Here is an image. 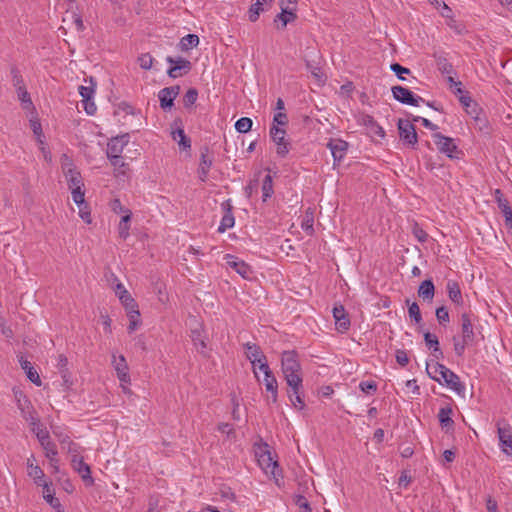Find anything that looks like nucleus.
I'll return each mask as SVG.
<instances>
[{
  "mask_svg": "<svg viewBox=\"0 0 512 512\" xmlns=\"http://www.w3.org/2000/svg\"><path fill=\"white\" fill-rule=\"evenodd\" d=\"M281 370L288 386L297 388L303 382L299 355L295 350L284 351L281 355Z\"/></svg>",
  "mask_w": 512,
  "mask_h": 512,
  "instance_id": "f257e3e1",
  "label": "nucleus"
},
{
  "mask_svg": "<svg viewBox=\"0 0 512 512\" xmlns=\"http://www.w3.org/2000/svg\"><path fill=\"white\" fill-rule=\"evenodd\" d=\"M255 456L260 468L266 475H270L274 478L277 484L279 481L280 473L278 472V463L275 461L268 449V445H260L255 450Z\"/></svg>",
  "mask_w": 512,
  "mask_h": 512,
  "instance_id": "7ed1b4c3",
  "label": "nucleus"
},
{
  "mask_svg": "<svg viewBox=\"0 0 512 512\" xmlns=\"http://www.w3.org/2000/svg\"><path fill=\"white\" fill-rule=\"evenodd\" d=\"M359 388L366 394H373L377 390V384L374 381H361Z\"/></svg>",
  "mask_w": 512,
  "mask_h": 512,
  "instance_id": "5fc2aeb1",
  "label": "nucleus"
},
{
  "mask_svg": "<svg viewBox=\"0 0 512 512\" xmlns=\"http://www.w3.org/2000/svg\"><path fill=\"white\" fill-rule=\"evenodd\" d=\"M396 361L401 366H406L409 362L408 354L405 350H397L396 351Z\"/></svg>",
  "mask_w": 512,
  "mask_h": 512,
  "instance_id": "0e129e2a",
  "label": "nucleus"
},
{
  "mask_svg": "<svg viewBox=\"0 0 512 512\" xmlns=\"http://www.w3.org/2000/svg\"><path fill=\"white\" fill-rule=\"evenodd\" d=\"M78 207H79L80 218L87 224H90L92 222V218H91V214H90V211L88 210L86 203L84 202L83 205L78 206Z\"/></svg>",
  "mask_w": 512,
  "mask_h": 512,
  "instance_id": "e2e57ef3",
  "label": "nucleus"
},
{
  "mask_svg": "<svg viewBox=\"0 0 512 512\" xmlns=\"http://www.w3.org/2000/svg\"><path fill=\"white\" fill-rule=\"evenodd\" d=\"M436 65L442 74L451 76L455 73L452 64L443 56L436 57Z\"/></svg>",
  "mask_w": 512,
  "mask_h": 512,
  "instance_id": "4c0bfd02",
  "label": "nucleus"
},
{
  "mask_svg": "<svg viewBox=\"0 0 512 512\" xmlns=\"http://www.w3.org/2000/svg\"><path fill=\"white\" fill-rule=\"evenodd\" d=\"M30 126H31L33 133L37 137V141L39 142V144L43 145L42 127H41L40 121L37 118L30 119Z\"/></svg>",
  "mask_w": 512,
  "mask_h": 512,
  "instance_id": "603ef678",
  "label": "nucleus"
},
{
  "mask_svg": "<svg viewBox=\"0 0 512 512\" xmlns=\"http://www.w3.org/2000/svg\"><path fill=\"white\" fill-rule=\"evenodd\" d=\"M109 207L116 214L127 215V212L128 214L132 213L130 209L122 205L121 201L118 198L112 199L109 203Z\"/></svg>",
  "mask_w": 512,
  "mask_h": 512,
  "instance_id": "de8ad7c7",
  "label": "nucleus"
},
{
  "mask_svg": "<svg viewBox=\"0 0 512 512\" xmlns=\"http://www.w3.org/2000/svg\"><path fill=\"white\" fill-rule=\"evenodd\" d=\"M27 475L34 480V483L38 486H42L45 481V474L40 466H35L27 469Z\"/></svg>",
  "mask_w": 512,
  "mask_h": 512,
  "instance_id": "58836bf2",
  "label": "nucleus"
},
{
  "mask_svg": "<svg viewBox=\"0 0 512 512\" xmlns=\"http://www.w3.org/2000/svg\"><path fill=\"white\" fill-rule=\"evenodd\" d=\"M473 342L467 341L465 342L464 338L458 339L456 337L453 338V344H454V351L457 356L461 357L463 356L465 349L467 346L472 345Z\"/></svg>",
  "mask_w": 512,
  "mask_h": 512,
  "instance_id": "49530a36",
  "label": "nucleus"
},
{
  "mask_svg": "<svg viewBox=\"0 0 512 512\" xmlns=\"http://www.w3.org/2000/svg\"><path fill=\"white\" fill-rule=\"evenodd\" d=\"M432 137L435 145L441 153L451 159L459 158L458 154L460 151L458 150L453 138L444 136L439 132L434 133Z\"/></svg>",
  "mask_w": 512,
  "mask_h": 512,
  "instance_id": "6e6552de",
  "label": "nucleus"
},
{
  "mask_svg": "<svg viewBox=\"0 0 512 512\" xmlns=\"http://www.w3.org/2000/svg\"><path fill=\"white\" fill-rule=\"evenodd\" d=\"M390 68L397 75V77L400 80H405V78L403 77V74L410 73V70L408 68H405L398 63H393Z\"/></svg>",
  "mask_w": 512,
  "mask_h": 512,
  "instance_id": "680f3d73",
  "label": "nucleus"
},
{
  "mask_svg": "<svg viewBox=\"0 0 512 512\" xmlns=\"http://www.w3.org/2000/svg\"><path fill=\"white\" fill-rule=\"evenodd\" d=\"M424 341L426 346L432 350V354L436 359L443 357V352L439 348V340L435 334L430 332L424 333Z\"/></svg>",
  "mask_w": 512,
  "mask_h": 512,
  "instance_id": "c756f323",
  "label": "nucleus"
},
{
  "mask_svg": "<svg viewBox=\"0 0 512 512\" xmlns=\"http://www.w3.org/2000/svg\"><path fill=\"white\" fill-rule=\"evenodd\" d=\"M452 409L450 407H442L438 413V419L443 428H449L453 425L451 419Z\"/></svg>",
  "mask_w": 512,
  "mask_h": 512,
  "instance_id": "e433bc0d",
  "label": "nucleus"
},
{
  "mask_svg": "<svg viewBox=\"0 0 512 512\" xmlns=\"http://www.w3.org/2000/svg\"><path fill=\"white\" fill-rule=\"evenodd\" d=\"M64 175L68 187L71 190L73 201L77 206L83 205L85 192L83 190L84 183L80 172L73 167H69L64 171Z\"/></svg>",
  "mask_w": 512,
  "mask_h": 512,
  "instance_id": "20e7f679",
  "label": "nucleus"
},
{
  "mask_svg": "<svg viewBox=\"0 0 512 512\" xmlns=\"http://www.w3.org/2000/svg\"><path fill=\"white\" fill-rule=\"evenodd\" d=\"M179 91V86H170L161 89L158 93L161 108L164 110L171 109Z\"/></svg>",
  "mask_w": 512,
  "mask_h": 512,
  "instance_id": "dca6fc26",
  "label": "nucleus"
},
{
  "mask_svg": "<svg viewBox=\"0 0 512 512\" xmlns=\"http://www.w3.org/2000/svg\"><path fill=\"white\" fill-rule=\"evenodd\" d=\"M31 426H32L33 432L36 433V436H37L41 446L43 445V443L51 442V439H50L48 431H46L44 429H40L39 428V423L37 425H31Z\"/></svg>",
  "mask_w": 512,
  "mask_h": 512,
  "instance_id": "3c124183",
  "label": "nucleus"
},
{
  "mask_svg": "<svg viewBox=\"0 0 512 512\" xmlns=\"http://www.w3.org/2000/svg\"><path fill=\"white\" fill-rule=\"evenodd\" d=\"M82 102L84 105V109L88 115H93L96 112L97 107H96L95 103L92 101V99L91 100H82Z\"/></svg>",
  "mask_w": 512,
  "mask_h": 512,
  "instance_id": "774afa93",
  "label": "nucleus"
},
{
  "mask_svg": "<svg viewBox=\"0 0 512 512\" xmlns=\"http://www.w3.org/2000/svg\"><path fill=\"white\" fill-rule=\"evenodd\" d=\"M114 291L116 296L119 298L121 304L123 305L124 309L133 308V305L137 303L121 282H118L115 285Z\"/></svg>",
  "mask_w": 512,
  "mask_h": 512,
  "instance_id": "b1692460",
  "label": "nucleus"
},
{
  "mask_svg": "<svg viewBox=\"0 0 512 512\" xmlns=\"http://www.w3.org/2000/svg\"><path fill=\"white\" fill-rule=\"evenodd\" d=\"M198 98V91L195 88H190L187 90L183 97V104L185 107H191L195 104Z\"/></svg>",
  "mask_w": 512,
  "mask_h": 512,
  "instance_id": "09e8293b",
  "label": "nucleus"
},
{
  "mask_svg": "<svg viewBox=\"0 0 512 512\" xmlns=\"http://www.w3.org/2000/svg\"><path fill=\"white\" fill-rule=\"evenodd\" d=\"M436 318L440 325H446L450 321L449 312L442 306L436 309Z\"/></svg>",
  "mask_w": 512,
  "mask_h": 512,
  "instance_id": "864d4df0",
  "label": "nucleus"
},
{
  "mask_svg": "<svg viewBox=\"0 0 512 512\" xmlns=\"http://www.w3.org/2000/svg\"><path fill=\"white\" fill-rule=\"evenodd\" d=\"M286 131L284 128L272 125L270 128V137L276 145V153L280 157H285L290 150V143L285 139Z\"/></svg>",
  "mask_w": 512,
  "mask_h": 512,
  "instance_id": "1a4fd4ad",
  "label": "nucleus"
},
{
  "mask_svg": "<svg viewBox=\"0 0 512 512\" xmlns=\"http://www.w3.org/2000/svg\"><path fill=\"white\" fill-rule=\"evenodd\" d=\"M407 304L409 317L413 319L416 324H420L422 322V316L419 305L416 302L409 303V300H407Z\"/></svg>",
  "mask_w": 512,
  "mask_h": 512,
  "instance_id": "c03bdc74",
  "label": "nucleus"
},
{
  "mask_svg": "<svg viewBox=\"0 0 512 512\" xmlns=\"http://www.w3.org/2000/svg\"><path fill=\"white\" fill-rule=\"evenodd\" d=\"M16 91H17L18 99L21 101L23 108L26 110L33 109L34 106H33L30 94L26 90V87L16 89Z\"/></svg>",
  "mask_w": 512,
  "mask_h": 512,
  "instance_id": "79ce46f5",
  "label": "nucleus"
},
{
  "mask_svg": "<svg viewBox=\"0 0 512 512\" xmlns=\"http://www.w3.org/2000/svg\"><path fill=\"white\" fill-rule=\"evenodd\" d=\"M42 448L45 451V456L49 459L50 465H53V462L57 463V446L54 442L43 443Z\"/></svg>",
  "mask_w": 512,
  "mask_h": 512,
  "instance_id": "a19ab883",
  "label": "nucleus"
},
{
  "mask_svg": "<svg viewBox=\"0 0 512 512\" xmlns=\"http://www.w3.org/2000/svg\"><path fill=\"white\" fill-rule=\"evenodd\" d=\"M213 164V157L209 152L208 147H204L201 150L199 167L197 170L198 178L201 182L208 180L209 171Z\"/></svg>",
  "mask_w": 512,
  "mask_h": 512,
  "instance_id": "f8f14e48",
  "label": "nucleus"
},
{
  "mask_svg": "<svg viewBox=\"0 0 512 512\" xmlns=\"http://www.w3.org/2000/svg\"><path fill=\"white\" fill-rule=\"evenodd\" d=\"M287 124H288V117L285 112L275 113V115L273 117L272 125H276L277 127H280V126L285 127Z\"/></svg>",
  "mask_w": 512,
  "mask_h": 512,
  "instance_id": "bf43d9fd",
  "label": "nucleus"
},
{
  "mask_svg": "<svg viewBox=\"0 0 512 512\" xmlns=\"http://www.w3.org/2000/svg\"><path fill=\"white\" fill-rule=\"evenodd\" d=\"M71 465L73 469L79 473L84 481H89V484L93 483L90 467L84 462L82 457L74 455L71 460Z\"/></svg>",
  "mask_w": 512,
  "mask_h": 512,
  "instance_id": "4be33fe9",
  "label": "nucleus"
},
{
  "mask_svg": "<svg viewBox=\"0 0 512 512\" xmlns=\"http://www.w3.org/2000/svg\"><path fill=\"white\" fill-rule=\"evenodd\" d=\"M190 337L196 350L203 355H207V336L200 323H196V326L191 329Z\"/></svg>",
  "mask_w": 512,
  "mask_h": 512,
  "instance_id": "ddd939ff",
  "label": "nucleus"
},
{
  "mask_svg": "<svg viewBox=\"0 0 512 512\" xmlns=\"http://www.w3.org/2000/svg\"><path fill=\"white\" fill-rule=\"evenodd\" d=\"M261 191H262L263 202H266L274 194L273 179L270 174L265 175V177L262 181Z\"/></svg>",
  "mask_w": 512,
  "mask_h": 512,
  "instance_id": "72a5a7b5",
  "label": "nucleus"
},
{
  "mask_svg": "<svg viewBox=\"0 0 512 512\" xmlns=\"http://www.w3.org/2000/svg\"><path fill=\"white\" fill-rule=\"evenodd\" d=\"M313 224H314V219H313L312 213L311 214L306 213V215L302 219L301 228L308 235H312L314 233Z\"/></svg>",
  "mask_w": 512,
  "mask_h": 512,
  "instance_id": "8fccbe9b",
  "label": "nucleus"
},
{
  "mask_svg": "<svg viewBox=\"0 0 512 512\" xmlns=\"http://www.w3.org/2000/svg\"><path fill=\"white\" fill-rule=\"evenodd\" d=\"M166 61L171 64L170 68L167 71V74L171 78H178L185 74H187L191 70V62L182 57L173 58L168 56Z\"/></svg>",
  "mask_w": 512,
  "mask_h": 512,
  "instance_id": "9d476101",
  "label": "nucleus"
},
{
  "mask_svg": "<svg viewBox=\"0 0 512 512\" xmlns=\"http://www.w3.org/2000/svg\"><path fill=\"white\" fill-rule=\"evenodd\" d=\"M289 390L287 392L288 398L291 401L292 406L295 409L303 410L305 408V402L302 397L303 393V382H300V385L297 388L293 386H288Z\"/></svg>",
  "mask_w": 512,
  "mask_h": 512,
  "instance_id": "5701e85b",
  "label": "nucleus"
},
{
  "mask_svg": "<svg viewBox=\"0 0 512 512\" xmlns=\"http://www.w3.org/2000/svg\"><path fill=\"white\" fill-rule=\"evenodd\" d=\"M13 85L16 89L25 87L22 76L16 68L11 70Z\"/></svg>",
  "mask_w": 512,
  "mask_h": 512,
  "instance_id": "052dcab7",
  "label": "nucleus"
},
{
  "mask_svg": "<svg viewBox=\"0 0 512 512\" xmlns=\"http://www.w3.org/2000/svg\"><path fill=\"white\" fill-rule=\"evenodd\" d=\"M447 292L449 299L455 303L456 305L463 304L462 293L459 287V284L455 281H448L447 283Z\"/></svg>",
  "mask_w": 512,
  "mask_h": 512,
  "instance_id": "2f4dec72",
  "label": "nucleus"
},
{
  "mask_svg": "<svg viewBox=\"0 0 512 512\" xmlns=\"http://www.w3.org/2000/svg\"><path fill=\"white\" fill-rule=\"evenodd\" d=\"M495 198L498 207L500 208L505 217L506 224L512 227V209L509 206V202L505 198H503V194L499 189L495 190Z\"/></svg>",
  "mask_w": 512,
  "mask_h": 512,
  "instance_id": "cd10ccee",
  "label": "nucleus"
},
{
  "mask_svg": "<svg viewBox=\"0 0 512 512\" xmlns=\"http://www.w3.org/2000/svg\"><path fill=\"white\" fill-rule=\"evenodd\" d=\"M262 382L266 391L270 394L267 401L275 404L278 401V382L273 372L265 374Z\"/></svg>",
  "mask_w": 512,
  "mask_h": 512,
  "instance_id": "6ab92c4d",
  "label": "nucleus"
},
{
  "mask_svg": "<svg viewBox=\"0 0 512 512\" xmlns=\"http://www.w3.org/2000/svg\"><path fill=\"white\" fill-rule=\"evenodd\" d=\"M226 264L229 268L235 270L239 275L243 278L248 279L251 277L252 269L251 267L245 263L243 260L239 259L236 256L231 254H227L225 256Z\"/></svg>",
  "mask_w": 512,
  "mask_h": 512,
  "instance_id": "4468645a",
  "label": "nucleus"
},
{
  "mask_svg": "<svg viewBox=\"0 0 512 512\" xmlns=\"http://www.w3.org/2000/svg\"><path fill=\"white\" fill-rule=\"evenodd\" d=\"M79 94L82 100H91L95 94V89L92 86H79Z\"/></svg>",
  "mask_w": 512,
  "mask_h": 512,
  "instance_id": "4d7b16f0",
  "label": "nucleus"
},
{
  "mask_svg": "<svg viewBox=\"0 0 512 512\" xmlns=\"http://www.w3.org/2000/svg\"><path fill=\"white\" fill-rule=\"evenodd\" d=\"M244 347L246 349V351H245L246 357L251 362V364L253 366V373H254L255 377L257 378V380L260 381V378H259V376H257V372H256V364H257V362L261 361L262 358H265L266 356L263 354L261 348L255 343L248 342L244 345Z\"/></svg>",
  "mask_w": 512,
  "mask_h": 512,
  "instance_id": "f3484780",
  "label": "nucleus"
},
{
  "mask_svg": "<svg viewBox=\"0 0 512 512\" xmlns=\"http://www.w3.org/2000/svg\"><path fill=\"white\" fill-rule=\"evenodd\" d=\"M128 142V134L111 138L107 144V156L121 155V153L124 150V147L128 144Z\"/></svg>",
  "mask_w": 512,
  "mask_h": 512,
  "instance_id": "aec40b11",
  "label": "nucleus"
},
{
  "mask_svg": "<svg viewBox=\"0 0 512 512\" xmlns=\"http://www.w3.org/2000/svg\"><path fill=\"white\" fill-rule=\"evenodd\" d=\"M14 396L16 399L17 407L20 410L22 417L27 422H29L30 425H37L38 418L27 396L22 391L19 390L14 391Z\"/></svg>",
  "mask_w": 512,
  "mask_h": 512,
  "instance_id": "0eeeda50",
  "label": "nucleus"
},
{
  "mask_svg": "<svg viewBox=\"0 0 512 512\" xmlns=\"http://www.w3.org/2000/svg\"><path fill=\"white\" fill-rule=\"evenodd\" d=\"M398 130L400 139L407 145L414 147L418 142L417 133L414 125L408 120L400 119L398 121Z\"/></svg>",
  "mask_w": 512,
  "mask_h": 512,
  "instance_id": "9b49d317",
  "label": "nucleus"
},
{
  "mask_svg": "<svg viewBox=\"0 0 512 512\" xmlns=\"http://www.w3.org/2000/svg\"><path fill=\"white\" fill-rule=\"evenodd\" d=\"M499 449L507 457H512V426L505 420L496 422Z\"/></svg>",
  "mask_w": 512,
  "mask_h": 512,
  "instance_id": "39448f33",
  "label": "nucleus"
},
{
  "mask_svg": "<svg viewBox=\"0 0 512 512\" xmlns=\"http://www.w3.org/2000/svg\"><path fill=\"white\" fill-rule=\"evenodd\" d=\"M112 366L114 367L117 377L121 383H130L129 368L123 355L116 356L112 354Z\"/></svg>",
  "mask_w": 512,
  "mask_h": 512,
  "instance_id": "2eb2a0df",
  "label": "nucleus"
},
{
  "mask_svg": "<svg viewBox=\"0 0 512 512\" xmlns=\"http://www.w3.org/2000/svg\"><path fill=\"white\" fill-rule=\"evenodd\" d=\"M391 92H392L393 98L402 104H406V105H410V106H419L421 103H425L427 106L436 109L432 103L425 101L424 98H422L419 95L414 94L408 88H405L403 86H400V85L393 86L391 88Z\"/></svg>",
  "mask_w": 512,
  "mask_h": 512,
  "instance_id": "423d86ee",
  "label": "nucleus"
},
{
  "mask_svg": "<svg viewBox=\"0 0 512 512\" xmlns=\"http://www.w3.org/2000/svg\"><path fill=\"white\" fill-rule=\"evenodd\" d=\"M270 6H271V3H269V2H264L263 0H256V2L253 3L251 5V7L249 8V11H248L249 20L252 22H255L258 19L260 13L265 11Z\"/></svg>",
  "mask_w": 512,
  "mask_h": 512,
  "instance_id": "473e14b6",
  "label": "nucleus"
},
{
  "mask_svg": "<svg viewBox=\"0 0 512 512\" xmlns=\"http://www.w3.org/2000/svg\"><path fill=\"white\" fill-rule=\"evenodd\" d=\"M435 286L431 280H424L418 288V296L428 303L433 301Z\"/></svg>",
  "mask_w": 512,
  "mask_h": 512,
  "instance_id": "c85d7f7f",
  "label": "nucleus"
},
{
  "mask_svg": "<svg viewBox=\"0 0 512 512\" xmlns=\"http://www.w3.org/2000/svg\"><path fill=\"white\" fill-rule=\"evenodd\" d=\"M129 324L127 327L128 333H133L136 331L141 325V315L138 308V304H134L133 308H125Z\"/></svg>",
  "mask_w": 512,
  "mask_h": 512,
  "instance_id": "393cba45",
  "label": "nucleus"
},
{
  "mask_svg": "<svg viewBox=\"0 0 512 512\" xmlns=\"http://www.w3.org/2000/svg\"><path fill=\"white\" fill-rule=\"evenodd\" d=\"M447 81L450 84V87L454 89L455 94H461L463 93L462 90V83L460 81H456L453 77V75L447 77Z\"/></svg>",
  "mask_w": 512,
  "mask_h": 512,
  "instance_id": "69168bd1",
  "label": "nucleus"
},
{
  "mask_svg": "<svg viewBox=\"0 0 512 512\" xmlns=\"http://www.w3.org/2000/svg\"><path fill=\"white\" fill-rule=\"evenodd\" d=\"M334 159V164L339 163L346 155L348 143L341 139H331L327 143Z\"/></svg>",
  "mask_w": 512,
  "mask_h": 512,
  "instance_id": "a211bd4d",
  "label": "nucleus"
},
{
  "mask_svg": "<svg viewBox=\"0 0 512 512\" xmlns=\"http://www.w3.org/2000/svg\"><path fill=\"white\" fill-rule=\"evenodd\" d=\"M426 370L428 375L440 384L445 383L449 388L457 392L464 390V386L460 382L459 376L448 369L445 365L438 362L427 363Z\"/></svg>",
  "mask_w": 512,
  "mask_h": 512,
  "instance_id": "f03ea898",
  "label": "nucleus"
},
{
  "mask_svg": "<svg viewBox=\"0 0 512 512\" xmlns=\"http://www.w3.org/2000/svg\"><path fill=\"white\" fill-rule=\"evenodd\" d=\"M333 317L338 331L345 332L350 327V319L342 305L333 308Z\"/></svg>",
  "mask_w": 512,
  "mask_h": 512,
  "instance_id": "412c9836",
  "label": "nucleus"
},
{
  "mask_svg": "<svg viewBox=\"0 0 512 512\" xmlns=\"http://www.w3.org/2000/svg\"><path fill=\"white\" fill-rule=\"evenodd\" d=\"M461 338H464L465 342H473L475 338L472 319L469 313L461 314Z\"/></svg>",
  "mask_w": 512,
  "mask_h": 512,
  "instance_id": "a878e982",
  "label": "nucleus"
},
{
  "mask_svg": "<svg viewBox=\"0 0 512 512\" xmlns=\"http://www.w3.org/2000/svg\"><path fill=\"white\" fill-rule=\"evenodd\" d=\"M131 217L132 213H127V215H123L118 224V235L123 240H126L129 237Z\"/></svg>",
  "mask_w": 512,
  "mask_h": 512,
  "instance_id": "f704fd0d",
  "label": "nucleus"
},
{
  "mask_svg": "<svg viewBox=\"0 0 512 512\" xmlns=\"http://www.w3.org/2000/svg\"><path fill=\"white\" fill-rule=\"evenodd\" d=\"M252 124H253V122L250 118L242 117L236 121L235 129L239 133H247L251 130Z\"/></svg>",
  "mask_w": 512,
  "mask_h": 512,
  "instance_id": "a18cd8bd",
  "label": "nucleus"
},
{
  "mask_svg": "<svg viewBox=\"0 0 512 512\" xmlns=\"http://www.w3.org/2000/svg\"><path fill=\"white\" fill-rule=\"evenodd\" d=\"M21 368L25 370L28 379L37 386H41V379L38 372L34 369L31 362L21 357L19 359Z\"/></svg>",
  "mask_w": 512,
  "mask_h": 512,
  "instance_id": "7c9ffc66",
  "label": "nucleus"
},
{
  "mask_svg": "<svg viewBox=\"0 0 512 512\" xmlns=\"http://www.w3.org/2000/svg\"><path fill=\"white\" fill-rule=\"evenodd\" d=\"M138 62L142 69L148 70L152 67L153 57L149 53L142 54L138 58Z\"/></svg>",
  "mask_w": 512,
  "mask_h": 512,
  "instance_id": "13d9d810",
  "label": "nucleus"
},
{
  "mask_svg": "<svg viewBox=\"0 0 512 512\" xmlns=\"http://www.w3.org/2000/svg\"><path fill=\"white\" fill-rule=\"evenodd\" d=\"M258 371L262 372L263 375L271 372L272 370L270 369L268 363H267V358H262L261 361L257 362L256 364V372L258 373Z\"/></svg>",
  "mask_w": 512,
  "mask_h": 512,
  "instance_id": "338daca9",
  "label": "nucleus"
},
{
  "mask_svg": "<svg viewBox=\"0 0 512 512\" xmlns=\"http://www.w3.org/2000/svg\"><path fill=\"white\" fill-rule=\"evenodd\" d=\"M278 19L282 22V27H285L287 23L293 21L295 19V14L292 10L282 9L281 14L278 16Z\"/></svg>",
  "mask_w": 512,
  "mask_h": 512,
  "instance_id": "6e6d98bb",
  "label": "nucleus"
},
{
  "mask_svg": "<svg viewBox=\"0 0 512 512\" xmlns=\"http://www.w3.org/2000/svg\"><path fill=\"white\" fill-rule=\"evenodd\" d=\"M43 498L51 507H53L58 512H64L63 506L60 503L59 499L55 497V492L51 487V484L48 482H43Z\"/></svg>",
  "mask_w": 512,
  "mask_h": 512,
  "instance_id": "bb28decb",
  "label": "nucleus"
},
{
  "mask_svg": "<svg viewBox=\"0 0 512 512\" xmlns=\"http://www.w3.org/2000/svg\"><path fill=\"white\" fill-rule=\"evenodd\" d=\"M172 138L175 141H178L179 145L184 149L191 147V142L185 135V132L182 128H178L172 132Z\"/></svg>",
  "mask_w": 512,
  "mask_h": 512,
  "instance_id": "37998d69",
  "label": "nucleus"
},
{
  "mask_svg": "<svg viewBox=\"0 0 512 512\" xmlns=\"http://www.w3.org/2000/svg\"><path fill=\"white\" fill-rule=\"evenodd\" d=\"M235 219L230 209L227 210V212L223 215L220 225L218 227V232L223 233L227 229H230L234 226Z\"/></svg>",
  "mask_w": 512,
  "mask_h": 512,
  "instance_id": "ea45409f",
  "label": "nucleus"
},
{
  "mask_svg": "<svg viewBox=\"0 0 512 512\" xmlns=\"http://www.w3.org/2000/svg\"><path fill=\"white\" fill-rule=\"evenodd\" d=\"M199 44L198 34H186L179 43L181 51H188Z\"/></svg>",
  "mask_w": 512,
  "mask_h": 512,
  "instance_id": "c9c22d12",
  "label": "nucleus"
}]
</instances>
